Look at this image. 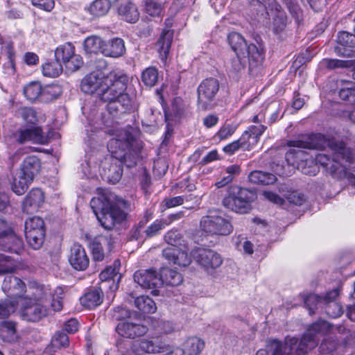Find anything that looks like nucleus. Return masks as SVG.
Returning a JSON list of instances; mask_svg holds the SVG:
<instances>
[{
    "label": "nucleus",
    "mask_w": 355,
    "mask_h": 355,
    "mask_svg": "<svg viewBox=\"0 0 355 355\" xmlns=\"http://www.w3.org/2000/svg\"><path fill=\"white\" fill-rule=\"evenodd\" d=\"M71 252L69 262L72 267L80 271L86 270L89 266V259L82 245H73Z\"/></svg>",
    "instance_id": "b1692460"
},
{
    "label": "nucleus",
    "mask_w": 355,
    "mask_h": 355,
    "mask_svg": "<svg viewBox=\"0 0 355 355\" xmlns=\"http://www.w3.org/2000/svg\"><path fill=\"white\" fill-rule=\"evenodd\" d=\"M128 81V76L123 71H113L107 76L104 83L107 88L102 89L98 97L107 103V110L111 115L119 111V106L124 112L135 108L134 98L125 93Z\"/></svg>",
    "instance_id": "20e7f679"
},
{
    "label": "nucleus",
    "mask_w": 355,
    "mask_h": 355,
    "mask_svg": "<svg viewBox=\"0 0 355 355\" xmlns=\"http://www.w3.org/2000/svg\"><path fill=\"white\" fill-rule=\"evenodd\" d=\"M136 315L135 312H132L123 306H117L113 310L112 318L121 322L132 318Z\"/></svg>",
    "instance_id": "6e6d98bb"
},
{
    "label": "nucleus",
    "mask_w": 355,
    "mask_h": 355,
    "mask_svg": "<svg viewBox=\"0 0 355 355\" xmlns=\"http://www.w3.org/2000/svg\"><path fill=\"white\" fill-rule=\"evenodd\" d=\"M18 114L22 119L28 124L35 125L38 122V117L36 111L32 107H21Z\"/></svg>",
    "instance_id": "603ef678"
},
{
    "label": "nucleus",
    "mask_w": 355,
    "mask_h": 355,
    "mask_svg": "<svg viewBox=\"0 0 355 355\" xmlns=\"http://www.w3.org/2000/svg\"><path fill=\"white\" fill-rule=\"evenodd\" d=\"M303 148L290 149L286 154V159L289 162L293 161V164L297 165L298 171L309 175H316L319 171V166L315 162L313 157L309 155Z\"/></svg>",
    "instance_id": "9b49d317"
},
{
    "label": "nucleus",
    "mask_w": 355,
    "mask_h": 355,
    "mask_svg": "<svg viewBox=\"0 0 355 355\" xmlns=\"http://www.w3.org/2000/svg\"><path fill=\"white\" fill-rule=\"evenodd\" d=\"M128 202L122 198L111 201L105 194L94 197L90 201V206L101 225L105 230H112L117 224L126 219L127 214L124 209L128 207Z\"/></svg>",
    "instance_id": "423d86ee"
},
{
    "label": "nucleus",
    "mask_w": 355,
    "mask_h": 355,
    "mask_svg": "<svg viewBox=\"0 0 355 355\" xmlns=\"http://www.w3.org/2000/svg\"><path fill=\"white\" fill-rule=\"evenodd\" d=\"M16 268V264L10 257L0 254V274L12 272Z\"/></svg>",
    "instance_id": "864d4df0"
},
{
    "label": "nucleus",
    "mask_w": 355,
    "mask_h": 355,
    "mask_svg": "<svg viewBox=\"0 0 355 355\" xmlns=\"http://www.w3.org/2000/svg\"><path fill=\"white\" fill-rule=\"evenodd\" d=\"M134 302L135 306L144 313H153L157 309L155 302L148 296L141 295L137 297Z\"/></svg>",
    "instance_id": "58836bf2"
},
{
    "label": "nucleus",
    "mask_w": 355,
    "mask_h": 355,
    "mask_svg": "<svg viewBox=\"0 0 355 355\" xmlns=\"http://www.w3.org/2000/svg\"><path fill=\"white\" fill-rule=\"evenodd\" d=\"M105 78L107 76L100 71H93L87 74L81 81L82 92L89 94H96L98 96L102 89L107 88L104 85Z\"/></svg>",
    "instance_id": "a211bd4d"
},
{
    "label": "nucleus",
    "mask_w": 355,
    "mask_h": 355,
    "mask_svg": "<svg viewBox=\"0 0 355 355\" xmlns=\"http://www.w3.org/2000/svg\"><path fill=\"white\" fill-rule=\"evenodd\" d=\"M91 252L94 261L107 260L113 251V245H91Z\"/></svg>",
    "instance_id": "79ce46f5"
},
{
    "label": "nucleus",
    "mask_w": 355,
    "mask_h": 355,
    "mask_svg": "<svg viewBox=\"0 0 355 355\" xmlns=\"http://www.w3.org/2000/svg\"><path fill=\"white\" fill-rule=\"evenodd\" d=\"M6 236L13 239L12 244L21 243V239L17 236L15 233L8 227L6 220L0 219V239Z\"/></svg>",
    "instance_id": "5fc2aeb1"
},
{
    "label": "nucleus",
    "mask_w": 355,
    "mask_h": 355,
    "mask_svg": "<svg viewBox=\"0 0 355 355\" xmlns=\"http://www.w3.org/2000/svg\"><path fill=\"white\" fill-rule=\"evenodd\" d=\"M337 43L335 52L339 55L349 57L352 54L350 49L355 47V35L340 31L338 34Z\"/></svg>",
    "instance_id": "412c9836"
},
{
    "label": "nucleus",
    "mask_w": 355,
    "mask_h": 355,
    "mask_svg": "<svg viewBox=\"0 0 355 355\" xmlns=\"http://www.w3.org/2000/svg\"><path fill=\"white\" fill-rule=\"evenodd\" d=\"M266 130V126L261 124L250 125L241 137L244 150H250L255 146Z\"/></svg>",
    "instance_id": "5701e85b"
},
{
    "label": "nucleus",
    "mask_w": 355,
    "mask_h": 355,
    "mask_svg": "<svg viewBox=\"0 0 355 355\" xmlns=\"http://www.w3.org/2000/svg\"><path fill=\"white\" fill-rule=\"evenodd\" d=\"M182 234L178 230L173 229L168 231L164 235V240L166 244L179 243L182 239Z\"/></svg>",
    "instance_id": "774afa93"
},
{
    "label": "nucleus",
    "mask_w": 355,
    "mask_h": 355,
    "mask_svg": "<svg viewBox=\"0 0 355 355\" xmlns=\"http://www.w3.org/2000/svg\"><path fill=\"white\" fill-rule=\"evenodd\" d=\"M75 53V47L71 43L67 42L60 45L55 50V58L60 64H64Z\"/></svg>",
    "instance_id": "4c0bfd02"
},
{
    "label": "nucleus",
    "mask_w": 355,
    "mask_h": 355,
    "mask_svg": "<svg viewBox=\"0 0 355 355\" xmlns=\"http://www.w3.org/2000/svg\"><path fill=\"white\" fill-rule=\"evenodd\" d=\"M125 52L124 41L119 37L103 43L102 53L107 57L119 58Z\"/></svg>",
    "instance_id": "bb28decb"
},
{
    "label": "nucleus",
    "mask_w": 355,
    "mask_h": 355,
    "mask_svg": "<svg viewBox=\"0 0 355 355\" xmlns=\"http://www.w3.org/2000/svg\"><path fill=\"white\" fill-rule=\"evenodd\" d=\"M134 280L144 289H152L154 295H159L158 288L162 286V282L153 269L139 270L134 274Z\"/></svg>",
    "instance_id": "f3484780"
},
{
    "label": "nucleus",
    "mask_w": 355,
    "mask_h": 355,
    "mask_svg": "<svg viewBox=\"0 0 355 355\" xmlns=\"http://www.w3.org/2000/svg\"><path fill=\"white\" fill-rule=\"evenodd\" d=\"M158 80V71L155 67H150L143 71L141 80L144 84L149 87H153Z\"/></svg>",
    "instance_id": "09e8293b"
},
{
    "label": "nucleus",
    "mask_w": 355,
    "mask_h": 355,
    "mask_svg": "<svg viewBox=\"0 0 355 355\" xmlns=\"http://www.w3.org/2000/svg\"><path fill=\"white\" fill-rule=\"evenodd\" d=\"M248 179L252 183L263 185L273 184L277 180L276 176L273 174L261 171L251 172Z\"/></svg>",
    "instance_id": "c9c22d12"
},
{
    "label": "nucleus",
    "mask_w": 355,
    "mask_h": 355,
    "mask_svg": "<svg viewBox=\"0 0 355 355\" xmlns=\"http://www.w3.org/2000/svg\"><path fill=\"white\" fill-rule=\"evenodd\" d=\"M288 144L290 147L310 150H323L328 146L331 150V158L326 154L318 153L313 159L334 178H340L345 168L353 163L352 151L345 143L328 140L322 134H313L304 139L290 141Z\"/></svg>",
    "instance_id": "f257e3e1"
},
{
    "label": "nucleus",
    "mask_w": 355,
    "mask_h": 355,
    "mask_svg": "<svg viewBox=\"0 0 355 355\" xmlns=\"http://www.w3.org/2000/svg\"><path fill=\"white\" fill-rule=\"evenodd\" d=\"M118 13L122 19L129 23H135L139 18L136 5L131 0H118Z\"/></svg>",
    "instance_id": "4be33fe9"
},
{
    "label": "nucleus",
    "mask_w": 355,
    "mask_h": 355,
    "mask_svg": "<svg viewBox=\"0 0 355 355\" xmlns=\"http://www.w3.org/2000/svg\"><path fill=\"white\" fill-rule=\"evenodd\" d=\"M219 88L220 83L217 79L209 78L203 80L197 88L198 109L202 111L209 109L219 92Z\"/></svg>",
    "instance_id": "ddd939ff"
},
{
    "label": "nucleus",
    "mask_w": 355,
    "mask_h": 355,
    "mask_svg": "<svg viewBox=\"0 0 355 355\" xmlns=\"http://www.w3.org/2000/svg\"><path fill=\"white\" fill-rule=\"evenodd\" d=\"M200 226L203 232L211 235H228L233 230L229 219L216 212H210L203 216Z\"/></svg>",
    "instance_id": "f8f14e48"
},
{
    "label": "nucleus",
    "mask_w": 355,
    "mask_h": 355,
    "mask_svg": "<svg viewBox=\"0 0 355 355\" xmlns=\"http://www.w3.org/2000/svg\"><path fill=\"white\" fill-rule=\"evenodd\" d=\"M27 294L23 298L31 299L33 302H44V300L51 295L50 289L44 286L33 282L29 285L28 289L25 290Z\"/></svg>",
    "instance_id": "c85d7f7f"
},
{
    "label": "nucleus",
    "mask_w": 355,
    "mask_h": 355,
    "mask_svg": "<svg viewBox=\"0 0 355 355\" xmlns=\"http://www.w3.org/2000/svg\"><path fill=\"white\" fill-rule=\"evenodd\" d=\"M348 62V61L338 59H325L322 62V64L329 69H334L347 67Z\"/></svg>",
    "instance_id": "338daca9"
},
{
    "label": "nucleus",
    "mask_w": 355,
    "mask_h": 355,
    "mask_svg": "<svg viewBox=\"0 0 355 355\" xmlns=\"http://www.w3.org/2000/svg\"><path fill=\"white\" fill-rule=\"evenodd\" d=\"M338 96L340 99L355 104V83L351 81L340 80L337 82Z\"/></svg>",
    "instance_id": "473e14b6"
},
{
    "label": "nucleus",
    "mask_w": 355,
    "mask_h": 355,
    "mask_svg": "<svg viewBox=\"0 0 355 355\" xmlns=\"http://www.w3.org/2000/svg\"><path fill=\"white\" fill-rule=\"evenodd\" d=\"M250 8L252 10H256L258 16L267 17L268 16V10L275 12V16L273 19L272 26L273 31L275 33H281L284 30L287 24V17L281 6L277 3L276 0H252L250 1Z\"/></svg>",
    "instance_id": "9d476101"
},
{
    "label": "nucleus",
    "mask_w": 355,
    "mask_h": 355,
    "mask_svg": "<svg viewBox=\"0 0 355 355\" xmlns=\"http://www.w3.org/2000/svg\"><path fill=\"white\" fill-rule=\"evenodd\" d=\"M103 43L100 37L89 36L84 41V49L87 53H102Z\"/></svg>",
    "instance_id": "a19ab883"
},
{
    "label": "nucleus",
    "mask_w": 355,
    "mask_h": 355,
    "mask_svg": "<svg viewBox=\"0 0 355 355\" xmlns=\"http://www.w3.org/2000/svg\"><path fill=\"white\" fill-rule=\"evenodd\" d=\"M62 64L56 60L44 64L42 69L43 75L50 78L58 77L62 72Z\"/></svg>",
    "instance_id": "de8ad7c7"
},
{
    "label": "nucleus",
    "mask_w": 355,
    "mask_h": 355,
    "mask_svg": "<svg viewBox=\"0 0 355 355\" xmlns=\"http://www.w3.org/2000/svg\"><path fill=\"white\" fill-rule=\"evenodd\" d=\"M231 48L236 55H247L249 67H254L261 64L264 59L263 49L254 44H248L244 37L236 32L230 33L227 37Z\"/></svg>",
    "instance_id": "1a4fd4ad"
},
{
    "label": "nucleus",
    "mask_w": 355,
    "mask_h": 355,
    "mask_svg": "<svg viewBox=\"0 0 355 355\" xmlns=\"http://www.w3.org/2000/svg\"><path fill=\"white\" fill-rule=\"evenodd\" d=\"M162 344L157 340L142 339L132 345V351L137 355L144 353H159L162 349Z\"/></svg>",
    "instance_id": "393cba45"
},
{
    "label": "nucleus",
    "mask_w": 355,
    "mask_h": 355,
    "mask_svg": "<svg viewBox=\"0 0 355 355\" xmlns=\"http://www.w3.org/2000/svg\"><path fill=\"white\" fill-rule=\"evenodd\" d=\"M83 64V60L80 55L74 53L66 62L64 65L67 70L69 71H76Z\"/></svg>",
    "instance_id": "052dcab7"
},
{
    "label": "nucleus",
    "mask_w": 355,
    "mask_h": 355,
    "mask_svg": "<svg viewBox=\"0 0 355 355\" xmlns=\"http://www.w3.org/2000/svg\"><path fill=\"white\" fill-rule=\"evenodd\" d=\"M40 161L36 156H28L25 158L21 166V173L28 176L29 180H33L40 171Z\"/></svg>",
    "instance_id": "2f4dec72"
},
{
    "label": "nucleus",
    "mask_w": 355,
    "mask_h": 355,
    "mask_svg": "<svg viewBox=\"0 0 355 355\" xmlns=\"http://www.w3.org/2000/svg\"><path fill=\"white\" fill-rule=\"evenodd\" d=\"M114 267L108 266L103 270L100 275L99 278L101 281H107L109 279H114V278L119 273L118 266L120 265L119 261L116 260L114 263Z\"/></svg>",
    "instance_id": "13d9d810"
},
{
    "label": "nucleus",
    "mask_w": 355,
    "mask_h": 355,
    "mask_svg": "<svg viewBox=\"0 0 355 355\" xmlns=\"http://www.w3.org/2000/svg\"><path fill=\"white\" fill-rule=\"evenodd\" d=\"M44 196L40 189H33L25 198L22 204V210L27 214L36 212L42 205Z\"/></svg>",
    "instance_id": "aec40b11"
},
{
    "label": "nucleus",
    "mask_w": 355,
    "mask_h": 355,
    "mask_svg": "<svg viewBox=\"0 0 355 355\" xmlns=\"http://www.w3.org/2000/svg\"><path fill=\"white\" fill-rule=\"evenodd\" d=\"M241 173V167L237 164L230 165L226 167L223 176L220 180L216 182L218 188H221L230 183L233 179Z\"/></svg>",
    "instance_id": "ea45409f"
},
{
    "label": "nucleus",
    "mask_w": 355,
    "mask_h": 355,
    "mask_svg": "<svg viewBox=\"0 0 355 355\" xmlns=\"http://www.w3.org/2000/svg\"><path fill=\"white\" fill-rule=\"evenodd\" d=\"M64 291L62 287H57L53 295L51 302V307L55 311H60L62 309L63 303L62 299L64 297Z\"/></svg>",
    "instance_id": "4d7b16f0"
},
{
    "label": "nucleus",
    "mask_w": 355,
    "mask_h": 355,
    "mask_svg": "<svg viewBox=\"0 0 355 355\" xmlns=\"http://www.w3.org/2000/svg\"><path fill=\"white\" fill-rule=\"evenodd\" d=\"M340 290L333 289L327 292L323 298H321V309L332 318L340 317L343 313V307L338 300Z\"/></svg>",
    "instance_id": "dca6fc26"
},
{
    "label": "nucleus",
    "mask_w": 355,
    "mask_h": 355,
    "mask_svg": "<svg viewBox=\"0 0 355 355\" xmlns=\"http://www.w3.org/2000/svg\"><path fill=\"white\" fill-rule=\"evenodd\" d=\"M204 348V342L197 337L188 338L184 345L187 355H198Z\"/></svg>",
    "instance_id": "37998d69"
},
{
    "label": "nucleus",
    "mask_w": 355,
    "mask_h": 355,
    "mask_svg": "<svg viewBox=\"0 0 355 355\" xmlns=\"http://www.w3.org/2000/svg\"><path fill=\"white\" fill-rule=\"evenodd\" d=\"M331 329L328 322L318 320L309 327L297 348L298 340L294 337L287 338L284 344L277 340H268L266 347L259 349L256 355H292L293 350L297 355L304 354L318 345V335H322Z\"/></svg>",
    "instance_id": "f03ea898"
},
{
    "label": "nucleus",
    "mask_w": 355,
    "mask_h": 355,
    "mask_svg": "<svg viewBox=\"0 0 355 355\" xmlns=\"http://www.w3.org/2000/svg\"><path fill=\"white\" fill-rule=\"evenodd\" d=\"M184 200L185 198L183 196H179L171 198H165L162 202L163 211H165L167 209H171L182 205L184 203Z\"/></svg>",
    "instance_id": "e2e57ef3"
},
{
    "label": "nucleus",
    "mask_w": 355,
    "mask_h": 355,
    "mask_svg": "<svg viewBox=\"0 0 355 355\" xmlns=\"http://www.w3.org/2000/svg\"><path fill=\"white\" fill-rule=\"evenodd\" d=\"M24 232L27 244H42L45 236L44 220L37 216L29 218L25 222Z\"/></svg>",
    "instance_id": "2eb2a0df"
},
{
    "label": "nucleus",
    "mask_w": 355,
    "mask_h": 355,
    "mask_svg": "<svg viewBox=\"0 0 355 355\" xmlns=\"http://www.w3.org/2000/svg\"><path fill=\"white\" fill-rule=\"evenodd\" d=\"M236 130V127L233 125L225 123L216 133V137L220 140L227 139L231 137Z\"/></svg>",
    "instance_id": "69168bd1"
},
{
    "label": "nucleus",
    "mask_w": 355,
    "mask_h": 355,
    "mask_svg": "<svg viewBox=\"0 0 355 355\" xmlns=\"http://www.w3.org/2000/svg\"><path fill=\"white\" fill-rule=\"evenodd\" d=\"M62 93V87L56 84H51L42 87L40 102L49 103L57 99Z\"/></svg>",
    "instance_id": "72a5a7b5"
},
{
    "label": "nucleus",
    "mask_w": 355,
    "mask_h": 355,
    "mask_svg": "<svg viewBox=\"0 0 355 355\" xmlns=\"http://www.w3.org/2000/svg\"><path fill=\"white\" fill-rule=\"evenodd\" d=\"M41 137V130L39 128H26L19 132L17 140L22 144L26 141L37 140Z\"/></svg>",
    "instance_id": "8fccbe9b"
},
{
    "label": "nucleus",
    "mask_w": 355,
    "mask_h": 355,
    "mask_svg": "<svg viewBox=\"0 0 355 355\" xmlns=\"http://www.w3.org/2000/svg\"><path fill=\"white\" fill-rule=\"evenodd\" d=\"M173 37V31L171 30H164L157 42V51L159 58L162 62L166 63L168 54L171 46Z\"/></svg>",
    "instance_id": "cd10ccee"
},
{
    "label": "nucleus",
    "mask_w": 355,
    "mask_h": 355,
    "mask_svg": "<svg viewBox=\"0 0 355 355\" xmlns=\"http://www.w3.org/2000/svg\"><path fill=\"white\" fill-rule=\"evenodd\" d=\"M42 92V86L41 83L37 81L31 82L24 87V94L25 97L31 102H40Z\"/></svg>",
    "instance_id": "e433bc0d"
},
{
    "label": "nucleus",
    "mask_w": 355,
    "mask_h": 355,
    "mask_svg": "<svg viewBox=\"0 0 355 355\" xmlns=\"http://www.w3.org/2000/svg\"><path fill=\"white\" fill-rule=\"evenodd\" d=\"M116 331L122 337L134 339L145 335L148 328L140 318L133 316L132 318L119 322L116 327Z\"/></svg>",
    "instance_id": "4468645a"
},
{
    "label": "nucleus",
    "mask_w": 355,
    "mask_h": 355,
    "mask_svg": "<svg viewBox=\"0 0 355 355\" xmlns=\"http://www.w3.org/2000/svg\"><path fill=\"white\" fill-rule=\"evenodd\" d=\"M256 197L255 193L237 186L230 187L227 195L223 200L226 208L239 214H245L250 209L251 202Z\"/></svg>",
    "instance_id": "6e6552de"
},
{
    "label": "nucleus",
    "mask_w": 355,
    "mask_h": 355,
    "mask_svg": "<svg viewBox=\"0 0 355 355\" xmlns=\"http://www.w3.org/2000/svg\"><path fill=\"white\" fill-rule=\"evenodd\" d=\"M123 168L121 164L114 163L110 166L107 171L104 170V173L102 175L110 183L116 184L121 180Z\"/></svg>",
    "instance_id": "a18cd8bd"
},
{
    "label": "nucleus",
    "mask_w": 355,
    "mask_h": 355,
    "mask_svg": "<svg viewBox=\"0 0 355 355\" xmlns=\"http://www.w3.org/2000/svg\"><path fill=\"white\" fill-rule=\"evenodd\" d=\"M25 284L18 277L8 275L5 277L2 290L10 299L0 303V318L8 317L14 313L18 304L25 293Z\"/></svg>",
    "instance_id": "0eeeda50"
},
{
    "label": "nucleus",
    "mask_w": 355,
    "mask_h": 355,
    "mask_svg": "<svg viewBox=\"0 0 355 355\" xmlns=\"http://www.w3.org/2000/svg\"><path fill=\"white\" fill-rule=\"evenodd\" d=\"M163 256L180 266H187L193 260L209 275L216 276V270L223 263L216 252L202 247L195 248L189 254L187 245H170L163 250Z\"/></svg>",
    "instance_id": "7ed1b4c3"
},
{
    "label": "nucleus",
    "mask_w": 355,
    "mask_h": 355,
    "mask_svg": "<svg viewBox=\"0 0 355 355\" xmlns=\"http://www.w3.org/2000/svg\"><path fill=\"white\" fill-rule=\"evenodd\" d=\"M159 277L162 282V286L163 284H166V286H177L181 284L183 282V277L182 274L177 270L169 268H162Z\"/></svg>",
    "instance_id": "c756f323"
},
{
    "label": "nucleus",
    "mask_w": 355,
    "mask_h": 355,
    "mask_svg": "<svg viewBox=\"0 0 355 355\" xmlns=\"http://www.w3.org/2000/svg\"><path fill=\"white\" fill-rule=\"evenodd\" d=\"M33 180H29L28 176L20 173L17 178H15L12 183V190L17 195L24 194Z\"/></svg>",
    "instance_id": "c03bdc74"
},
{
    "label": "nucleus",
    "mask_w": 355,
    "mask_h": 355,
    "mask_svg": "<svg viewBox=\"0 0 355 355\" xmlns=\"http://www.w3.org/2000/svg\"><path fill=\"white\" fill-rule=\"evenodd\" d=\"M21 306V315L28 321L35 322L47 315V309L43 303L33 302L31 299L22 298L19 302Z\"/></svg>",
    "instance_id": "6ab92c4d"
},
{
    "label": "nucleus",
    "mask_w": 355,
    "mask_h": 355,
    "mask_svg": "<svg viewBox=\"0 0 355 355\" xmlns=\"http://www.w3.org/2000/svg\"><path fill=\"white\" fill-rule=\"evenodd\" d=\"M144 12L151 17H160L162 15L164 7L158 0H144Z\"/></svg>",
    "instance_id": "49530a36"
},
{
    "label": "nucleus",
    "mask_w": 355,
    "mask_h": 355,
    "mask_svg": "<svg viewBox=\"0 0 355 355\" xmlns=\"http://www.w3.org/2000/svg\"><path fill=\"white\" fill-rule=\"evenodd\" d=\"M282 1L286 5L290 13L295 21L299 23L302 19V10L296 3L295 0H282Z\"/></svg>",
    "instance_id": "680f3d73"
},
{
    "label": "nucleus",
    "mask_w": 355,
    "mask_h": 355,
    "mask_svg": "<svg viewBox=\"0 0 355 355\" xmlns=\"http://www.w3.org/2000/svg\"><path fill=\"white\" fill-rule=\"evenodd\" d=\"M69 337L63 332L58 331L51 340L53 347L56 348L65 347L69 345Z\"/></svg>",
    "instance_id": "0e129e2a"
},
{
    "label": "nucleus",
    "mask_w": 355,
    "mask_h": 355,
    "mask_svg": "<svg viewBox=\"0 0 355 355\" xmlns=\"http://www.w3.org/2000/svg\"><path fill=\"white\" fill-rule=\"evenodd\" d=\"M321 298H323V296L310 294L304 299V304L309 310V315L314 314L315 313V310L321 308Z\"/></svg>",
    "instance_id": "3c124183"
},
{
    "label": "nucleus",
    "mask_w": 355,
    "mask_h": 355,
    "mask_svg": "<svg viewBox=\"0 0 355 355\" xmlns=\"http://www.w3.org/2000/svg\"><path fill=\"white\" fill-rule=\"evenodd\" d=\"M248 62L249 60L247 55H236L227 65L230 76L234 78L243 73Z\"/></svg>",
    "instance_id": "7c9ffc66"
},
{
    "label": "nucleus",
    "mask_w": 355,
    "mask_h": 355,
    "mask_svg": "<svg viewBox=\"0 0 355 355\" xmlns=\"http://www.w3.org/2000/svg\"><path fill=\"white\" fill-rule=\"evenodd\" d=\"M103 293L100 288H92L80 298V304L88 309H93L101 304Z\"/></svg>",
    "instance_id": "a878e982"
},
{
    "label": "nucleus",
    "mask_w": 355,
    "mask_h": 355,
    "mask_svg": "<svg viewBox=\"0 0 355 355\" xmlns=\"http://www.w3.org/2000/svg\"><path fill=\"white\" fill-rule=\"evenodd\" d=\"M111 2L110 0H94L87 10L95 17H103L110 10Z\"/></svg>",
    "instance_id": "f704fd0d"
},
{
    "label": "nucleus",
    "mask_w": 355,
    "mask_h": 355,
    "mask_svg": "<svg viewBox=\"0 0 355 355\" xmlns=\"http://www.w3.org/2000/svg\"><path fill=\"white\" fill-rule=\"evenodd\" d=\"M166 227V223L163 219H157L147 227L145 232L148 237H153Z\"/></svg>",
    "instance_id": "bf43d9fd"
},
{
    "label": "nucleus",
    "mask_w": 355,
    "mask_h": 355,
    "mask_svg": "<svg viewBox=\"0 0 355 355\" xmlns=\"http://www.w3.org/2000/svg\"><path fill=\"white\" fill-rule=\"evenodd\" d=\"M112 136L107 144V149L119 163L132 168L139 159L141 146L129 131L124 129H110Z\"/></svg>",
    "instance_id": "39448f33"
}]
</instances>
